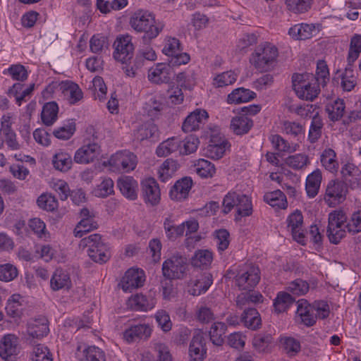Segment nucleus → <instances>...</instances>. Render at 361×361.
Wrapping results in <instances>:
<instances>
[{"label": "nucleus", "instance_id": "obj_39", "mask_svg": "<svg viewBox=\"0 0 361 361\" xmlns=\"http://www.w3.org/2000/svg\"><path fill=\"white\" fill-rule=\"evenodd\" d=\"M212 276L210 274H204L195 281L193 288L189 292L193 295H199L205 293L212 284Z\"/></svg>", "mask_w": 361, "mask_h": 361}, {"label": "nucleus", "instance_id": "obj_18", "mask_svg": "<svg viewBox=\"0 0 361 361\" xmlns=\"http://www.w3.org/2000/svg\"><path fill=\"white\" fill-rule=\"evenodd\" d=\"M310 78H311L312 80H314L313 75H310L307 73H294L292 76V83L293 88L299 98L307 101H312L315 98V94L307 93L306 96H305L303 90H302V87L305 88L307 87V85H306V82L310 80Z\"/></svg>", "mask_w": 361, "mask_h": 361}, {"label": "nucleus", "instance_id": "obj_9", "mask_svg": "<svg viewBox=\"0 0 361 361\" xmlns=\"http://www.w3.org/2000/svg\"><path fill=\"white\" fill-rule=\"evenodd\" d=\"M19 353L18 339L13 334H7L0 341V357L6 361H16Z\"/></svg>", "mask_w": 361, "mask_h": 361}, {"label": "nucleus", "instance_id": "obj_33", "mask_svg": "<svg viewBox=\"0 0 361 361\" xmlns=\"http://www.w3.org/2000/svg\"><path fill=\"white\" fill-rule=\"evenodd\" d=\"M180 140L172 137L162 142L157 148L156 154L158 157H166L173 152L179 151Z\"/></svg>", "mask_w": 361, "mask_h": 361}, {"label": "nucleus", "instance_id": "obj_25", "mask_svg": "<svg viewBox=\"0 0 361 361\" xmlns=\"http://www.w3.org/2000/svg\"><path fill=\"white\" fill-rule=\"evenodd\" d=\"M314 31V25L302 23L291 27L288 30V34L295 39L302 40L312 37Z\"/></svg>", "mask_w": 361, "mask_h": 361}, {"label": "nucleus", "instance_id": "obj_15", "mask_svg": "<svg viewBox=\"0 0 361 361\" xmlns=\"http://www.w3.org/2000/svg\"><path fill=\"white\" fill-rule=\"evenodd\" d=\"M49 331V322L44 317H40L27 323V332L32 338H42L47 336Z\"/></svg>", "mask_w": 361, "mask_h": 361}, {"label": "nucleus", "instance_id": "obj_27", "mask_svg": "<svg viewBox=\"0 0 361 361\" xmlns=\"http://www.w3.org/2000/svg\"><path fill=\"white\" fill-rule=\"evenodd\" d=\"M264 200L272 207L276 209H286L288 202L286 197L280 190L267 192L264 195Z\"/></svg>", "mask_w": 361, "mask_h": 361}, {"label": "nucleus", "instance_id": "obj_40", "mask_svg": "<svg viewBox=\"0 0 361 361\" xmlns=\"http://www.w3.org/2000/svg\"><path fill=\"white\" fill-rule=\"evenodd\" d=\"M196 173L202 178H212L216 173L214 165L205 159H199L195 164Z\"/></svg>", "mask_w": 361, "mask_h": 361}, {"label": "nucleus", "instance_id": "obj_21", "mask_svg": "<svg viewBox=\"0 0 361 361\" xmlns=\"http://www.w3.org/2000/svg\"><path fill=\"white\" fill-rule=\"evenodd\" d=\"M117 185L121 192L126 198L131 200H134L137 198V189L138 185L137 182L132 177L126 176L119 178L117 181Z\"/></svg>", "mask_w": 361, "mask_h": 361}, {"label": "nucleus", "instance_id": "obj_62", "mask_svg": "<svg viewBox=\"0 0 361 361\" xmlns=\"http://www.w3.org/2000/svg\"><path fill=\"white\" fill-rule=\"evenodd\" d=\"M317 78L314 77L313 81H318L324 86L329 80V72L328 66L324 61H319L317 66Z\"/></svg>", "mask_w": 361, "mask_h": 361}, {"label": "nucleus", "instance_id": "obj_50", "mask_svg": "<svg viewBox=\"0 0 361 361\" xmlns=\"http://www.w3.org/2000/svg\"><path fill=\"white\" fill-rule=\"evenodd\" d=\"M344 227L352 235L361 232V210L353 212Z\"/></svg>", "mask_w": 361, "mask_h": 361}, {"label": "nucleus", "instance_id": "obj_29", "mask_svg": "<svg viewBox=\"0 0 361 361\" xmlns=\"http://www.w3.org/2000/svg\"><path fill=\"white\" fill-rule=\"evenodd\" d=\"M255 97V92L250 90L249 89L239 87L235 89L228 95L227 102L229 104L247 102L253 99Z\"/></svg>", "mask_w": 361, "mask_h": 361}, {"label": "nucleus", "instance_id": "obj_38", "mask_svg": "<svg viewBox=\"0 0 361 361\" xmlns=\"http://www.w3.org/2000/svg\"><path fill=\"white\" fill-rule=\"evenodd\" d=\"M273 341L274 338L270 334H258L253 338L252 345L259 353H264Z\"/></svg>", "mask_w": 361, "mask_h": 361}, {"label": "nucleus", "instance_id": "obj_46", "mask_svg": "<svg viewBox=\"0 0 361 361\" xmlns=\"http://www.w3.org/2000/svg\"><path fill=\"white\" fill-rule=\"evenodd\" d=\"M294 300L290 294L284 292H280L274 300V307L278 312L285 311L293 302Z\"/></svg>", "mask_w": 361, "mask_h": 361}, {"label": "nucleus", "instance_id": "obj_4", "mask_svg": "<svg viewBox=\"0 0 361 361\" xmlns=\"http://www.w3.org/2000/svg\"><path fill=\"white\" fill-rule=\"evenodd\" d=\"M348 192V187L345 181L333 179L326 186L324 200L329 207H334L346 200Z\"/></svg>", "mask_w": 361, "mask_h": 361}, {"label": "nucleus", "instance_id": "obj_24", "mask_svg": "<svg viewBox=\"0 0 361 361\" xmlns=\"http://www.w3.org/2000/svg\"><path fill=\"white\" fill-rule=\"evenodd\" d=\"M322 179V172L319 169L314 171L307 176L305 183V190L309 197L313 198L318 194Z\"/></svg>", "mask_w": 361, "mask_h": 361}, {"label": "nucleus", "instance_id": "obj_7", "mask_svg": "<svg viewBox=\"0 0 361 361\" xmlns=\"http://www.w3.org/2000/svg\"><path fill=\"white\" fill-rule=\"evenodd\" d=\"M131 39V37L128 35L116 38L114 43L115 47L114 57L116 60L126 63L133 58L134 46Z\"/></svg>", "mask_w": 361, "mask_h": 361}, {"label": "nucleus", "instance_id": "obj_19", "mask_svg": "<svg viewBox=\"0 0 361 361\" xmlns=\"http://www.w3.org/2000/svg\"><path fill=\"white\" fill-rule=\"evenodd\" d=\"M192 185V180L190 177H184L176 181L171 188L169 195L172 200L180 201L185 200Z\"/></svg>", "mask_w": 361, "mask_h": 361}, {"label": "nucleus", "instance_id": "obj_11", "mask_svg": "<svg viewBox=\"0 0 361 361\" xmlns=\"http://www.w3.org/2000/svg\"><path fill=\"white\" fill-rule=\"evenodd\" d=\"M174 75V71L169 63H158L149 71L148 78L154 83H168Z\"/></svg>", "mask_w": 361, "mask_h": 361}, {"label": "nucleus", "instance_id": "obj_43", "mask_svg": "<svg viewBox=\"0 0 361 361\" xmlns=\"http://www.w3.org/2000/svg\"><path fill=\"white\" fill-rule=\"evenodd\" d=\"M212 260V254L209 250H198L192 258V264L194 267L204 269L209 265Z\"/></svg>", "mask_w": 361, "mask_h": 361}, {"label": "nucleus", "instance_id": "obj_51", "mask_svg": "<svg viewBox=\"0 0 361 361\" xmlns=\"http://www.w3.org/2000/svg\"><path fill=\"white\" fill-rule=\"evenodd\" d=\"M361 52V35H355L350 40L348 56L349 63H353Z\"/></svg>", "mask_w": 361, "mask_h": 361}, {"label": "nucleus", "instance_id": "obj_44", "mask_svg": "<svg viewBox=\"0 0 361 361\" xmlns=\"http://www.w3.org/2000/svg\"><path fill=\"white\" fill-rule=\"evenodd\" d=\"M236 209L238 216H248L251 215L252 213V205L249 197L243 194H239Z\"/></svg>", "mask_w": 361, "mask_h": 361}, {"label": "nucleus", "instance_id": "obj_48", "mask_svg": "<svg viewBox=\"0 0 361 361\" xmlns=\"http://www.w3.org/2000/svg\"><path fill=\"white\" fill-rule=\"evenodd\" d=\"M228 145L227 141H223L220 144L209 145L206 149V154L210 159L218 160L224 156Z\"/></svg>", "mask_w": 361, "mask_h": 361}, {"label": "nucleus", "instance_id": "obj_53", "mask_svg": "<svg viewBox=\"0 0 361 361\" xmlns=\"http://www.w3.org/2000/svg\"><path fill=\"white\" fill-rule=\"evenodd\" d=\"M87 361H105L106 356L103 350L96 346H89L82 351Z\"/></svg>", "mask_w": 361, "mask_h": 361}, {"label": "nucleus", "instance_id": "obj_45", "mask_svg": "<svg viewBox=\"0 0 361 361\" xmlns=\"http://www.w3.org/2000/svg\"><path fill=\"white\" fill-rule=\"evenodd\" d=\"M323 128V122L322 118L316 115L311 122L310 127L308 138L311 143L316 142L322 135V129Z\"/></svg>", "mask_w": 361, "mask_h": 361}, {"label": "nucleus", "instance_id": "obj_41", "mask_svg": "<svg viewBox=\"0 0 361 361\" xmlns=\"http://www.w3.org/2000/svg\"><path fill=\"white\" fill-rule=\"evenodd\" d=\"M178 166L177 161L172 159H167L164 161L159 171L161 180L163 182L168 180L177 171Z\"/></svg>", "mask_w": 361, "mask_h": 361}, {"label": "nucleus", "instance_id": "obj_36", "mask_svg": "<svg viewBox=\"0 0 361 361\" xmlns=\"http://www.w3.org/2000/svg\"><path fill=\"white\" fill-rule=\"evenodd\" d=\"M314 0H286L288 9L294 13L307 12L312 6Z\"/></svg>", "mask_w": 361, "mask_h": 361}, {"label": "nucleus", "instance_id": "obj_26", "mask_svg": "<svg viewBox=\"0 0 361 361\" xmlns=\"http://www.w3.org/2000/svg\"><path fill=\"white\" fill-rule=\"evenodd\" d=\"M241 322L250 329L256 330L261 326L262 320L259 312L255 308L248 307L244 310Z\"/></svg>", "mask_w": 361, "mask_h": 361}, {"label": "nucleus", "instance_id": "obj_59", "mask_svg": "<svg viewBox=\"0 0 361 361\" xmlns=\"http://www.w3.org/2000/svg\"><path fill=\"white\" fill-rule=\"evenodd\" d=\"M18 276V270L11 264L0 265V280L6 282L11 281Z\"/></svg>", "mask_w": 361, "mask_h": 361}, {"label": "nucleus", "instance_id": "obj_58", "mask_svg": "<svg viewBox=\"0 0 361 361\" xmlns=\"http://www.w3.org/2000/svg\"><path fill=\"white\" fill-rule=\"evenodd\" d=\"M327 228L334 229V227H343L346 222V216L343 211H334L329 214Z\"/></svg>", "mask_w": 361, "mask_h": 361}, {"label": "nucleus", "instance_id": "obj_42", "mask_svg": "<svg viewBox=\"0 0 361 361\" xmlns=\"http://www.w3.org/2000/svg\"><path fill=\"white\" fill-rule=\"evenodd\" d=\"M326 110L331 121H338L343 116L345 111L343 100L341 99H336L332 104L328 105Z\"/></svg>", "mask_w": 361, "mask_h": 361}, {"label": "nucleus", "instance_id": "obj_12", "mask_svg": "<svg viewBox=\"0 0 361 361\" xmlns=\"http://www.w3.org/2000/svg\"><path fill=\"white\" fill-rule=\"evenodd\" d=\"M145 281L144 273L137 269H130L122 278L121 285L125 292H131L133 289L142 286Z\"/></svg>", "mask_w": 361, "mask_h": 361}, {"label": "nucleus", "instance_id": "obj_60", "mask_svg": "<svg viewBox=\"0 0 361 361\" xmlns=\"http://www.w3.org/2000/svg\"><path fill=\"white\" fill-rule=\"evenodd\" d=\"M336 153L331 149H325L321 156V162L326 169L334 170L337 166L335 160Z\"/></svg>", "mask_w": 361, "mask_h": 361}, {"label": "nucleus", "instance_id": "obj_49", "mask_svg": "<svg viewBox=\"0 0 361 361\" xmlns=\"http://www.w3.org/2000/svg\"><path fill=\"white\" fill-rule=\"evenodd\" d=\"M37 205L47 211L52 212L58 207V202L51 194H42L37 200Z\"/></svg>", "mask_w": 361, "mask_h": 361}, {"label": "nucleus", "instance_id": "obj_30", "mask_svg": "<svg viewBox=\"0 0 361 361\" xmlns=\"http://www.w3.org/2000/svg\"><path fill=\"white\" fill-rule=\"evenodd\" d=\"M59 107L55 102L46 103L42 108L41 118L43 123L47 126L53 125L57 119Z\"/></svg>", "mask_w": 361, "mask_h": 361}, {"label": "nucleus", "instance_id": "obj_17", "mask_svg": "<svg viewBox=\"0 0 361 361\" xmlns=\"http://www.w3.org/2000/svg\"><path fill=\"white\" fill-rule=\"evenodd\" d=\"M208 114L205 110L197 109L192 112L185 119L182 129L185 133H190L199 129L200 125L208 118Z\"/></svg>", "mask_w": 361, "mask_h": 361}, {"label": "nucleus", "instance_id": "obj_56", "mask_svg": "<svg viewBox=\"0 0 361 361\" xmlns=\"http://www.w3.org/2000/svg\"><path fill=\"white\" fill-rule=\"evenodd\" d=\"M236 79V74L232 71H226L214 78V85L218 87H222L233 84Z\"/></svg>", "mask_w": 361, "mask_h": 361}, {"label": "nucleus", "instance_id": "obj_6", "mask_svg": "<svg viewBox=\"0 0 361 361\" xmlns=\"http://www.w3.org/2000/svg\"><path fill=\"white\" fill-rule=\"evenodd\" d=\"M188 269L185 257L174 255L165 260L162 265V273L167 279H183Z\"/></svg>", "mask_w": 361, "mask_h": 361}, {"label": "nucleus", "instance_id": "obj_52", "mask_svg": "<svg viewBox=\"0 0 361 361\" xmlns=\"http://www.w3.org/2000/svg\"><path fill=\"white\" fill-rule=\"evenodd\" d=\"M309 289V283L306 281L300 279H295L290 282L287 287V290L295 295H305L308 292Z\"/></svg>", "mask_w": 361, "mask_h": 361}, {"label": "nucleus", "instance_id": "obj_64", "mask_svg": "<svg viewBox=\"0 0 361 361\" xmlns=\"http://www.w3.org/2000/svg\"><path fill=\"white\" fill-rule=\"evenodd\" d=\"M229 233L226 229H219L215 231L216 242L218 250L224 251L229 245Z\"/></svg>", "mask_w": 361, "mask_h": 361}, {"label": "nucleus", "instance_id": "obj_22", "mask_svg": "<svg viewBox=\"0 0 361 361\" xmlns=\"http://www.w3.org/2000/svg\"><path fill=\"white\" fill-rule=\"evenodd\" d=\"M50 286L53 290L66 288L69 289L71 287V281L69 274L61 269H57L50 281Z\"/></svg>", "mask_w": 361, "mask_h": 361}, {"label": "nucleus", "instance_id": "obj_31", "mask_svg": "<svg viewBox=\"0 0 361 361\" xmlns=\"http://www.w3.org/2000/svg\"><path fill=\"white\" fill-rule=\"evenodd\" d=\"M164 228L166 235L169 240H175L177 238L183 236L185 232V224L176 226L173 221L168 217L164 222Z\"/></svg>", "mask_w": 361, "mask_h": 361}, {"label": "nucleus", "instance_id": "obj_61", "mask_svg": "<svg viewBox=\"0 0 361 361\" xmlns=\"http://www.w3.org/2000/svg\"><path fill=\"white\" fill-rule=\"evenodd\" d=\"M75 131V124L73 121H71L68 125L54 130L53 134L58 139L68 140L74 134Z\"/></svg>", "mask_w": 361, "mask_h": 361}, {"label": "nucleus", "instance_id": "obj_14", "mask_svg": "<svg viewBox=\"0 0 361 361\" xmlns=\"http://www.w3.org/2000/svg\"><path fill=\"white\" fill-rule=\"evenodd\" d=\"M152 334V329L148 324H140L126 329L123 332V338L128 343L139 340H147Z\"/></svg>", "mask_w": 361, "mask_h": 361}, {"label": "nucleus", "instance_id": "obj_5", "mask_svg": "<svg viewBox=\"0 0 361 361\" xmlns=\"http://www.w3.org/2000/svg\"><path fill=\"white\" fill-rule=\"evenodd\" d=\"M260 271L257 267L244 265L235 276V286L242 290L251 291L259 283Z\"/></svg>", "mask_w": 361, "mask_h": 361}, {"label": "nucleus", "instance_id": "obj_3", "mask_svg": "<svg viewBox=\"0 0 361 361\" xmlns=\"http://www.w3.org/2000/svg\"><path fill=\"white\" fill-rule=\"evenodd\" d=\"M278 49L273 44L265 42L259 44L250 58V62L257 70L267 71L278 57Z\"/></svg>", "mask_w": 361, "mask_h": 361}, {"label": "nucleus", "instance_id": "obj_63", "mask_svg": "<svg viewBox=\"0 0 361 361\" xmlns=\"http://www.w3.org/2000/svg\"><path fill=\"white\" fill-rule=\"evenodd\" d=\"M180 42L175 37H169L166 40L165 45L162 49V52L169 56L176 55L180 51Z\"/></svg>", "mask_w": 361, "mask_h": 361}, {"label": "nucleus", "instance_id": "obj_32", "mask_svg": "<svg viewBox=\"0 0 361 361\" xmlns=\"http://www.w3.org/2000/svg\"><path fill=\"white\" fill-rule=\"evenodd\" d=\"M227 329L226 325L223 322H216L212 324L209 331L210 341L217 346H221L224 342V335Z\"/></svg>", "mask_w": 361, "mask_h": 361}, {"label": "nucleus", "instance_id": "obj_10", "mask_svg": "<svg viewBox=\"0 0 361 361\" xmlns=\"http://www.w3.org/2000/svg\"><path fill=\"white\" fill-rule=\"evenodd\" d=\"M109 164L118 170L128 172L133 170L137 164L136 156L128 151L117 152L109 159Z\"/></svg>", "mask_w": 361, "mask_h": 361}, {"label": "nucleus", "instance_id": "obj_20", "mask_svg": "<svg viewBox=\"0 0 361 361\" xmlns=\"http://www.w3.org/2000/svg\"><path fill=\"white\" fill-rule=\"evenodd\" d=\"M253 126V121L245 115H238L231 121L230 128L234 134H247Z\"/></svg>", "mask_w": 361, "mask_h": 361}, {"label": "nucleus", "instance_id": "obj_47", "mask_svg": "<svg viewBox=\"0 0 361 361\" xmlns=\"http://www.w3.org/2000/svg\"><path fill=\"white\" fill-rule=\"evenodd\" d=\"M199 144L197 137L190 135L186 137L183 140L180 141L179 153L183 155H188L195 152Z\"/></svg>", "mask_w": 361, "mask_h": 361}, {"label": "nucleus", "instance_id": "obj_35", "mask_svg": "<svg viewBox=\"0 0 361 361\" xmlns=\"http://www.w3.org/2000/svg\"><path fill=\"white\" fill-rule=\"evenodd\" d=\"M53 164L56 169L61 171H67L71 168V156L68 153L59 152L54 155Z\"/></svg>", "mask_w": 361, "mask_h": 361}, {"label": "nucleus", "instance_id": "obj_16", "mask_svg": "<svg viewBox=\"0 0 361 361\" xmlns=\"http://www.w3.org/2000/svg\"><path fill=\"white\" fill-rule=\"evenodd\" d=\"M297 314L301 319V322L306 326H313L317 321V315L312 306L307 300L301 299L297 302Z\"/></svg>", "mask_w": 361, "mask_h": 361}, {"label": "nucleus", "instance_id": "obj_8", "mask_svg": "<svg viewBox=\"0 0 361 361\" xmlns=\"http://www.w3.org/2000/svg\"><path fill=\"white\" fill-rule=\"evenodd\" d=\"M206 339L201 330H197L189 346L190 361H203L207 355Z\"/></svg>", "mask_w": 361, "mask_h": 361}, {"label": "nucleus", "instance_id": "obj_34", "mask_svg": "<svg viewBox=\"0 0 361 361\" xmlns=\"http://www.w3.org/2000/svg\"><path fill=\"white\" fill-rule=\"evenodd\" d=\"M350 63H349V67H346L345 71L339 75L341 78V86L344 91L347 92L351 91L357 84V78L350 67Z\"/></svg>", "mask_w": 361, "mask_h": 361}, {"label": "nucleus", "instance_id": "obj_28", "mask_svg": "<svg viewBox=\"0 0 361 361\" xmlns=\"http://www.w3.org/2000/svg\"><path fill=\"white\" fill-rule=\"evenodd\" d=\"M135 137L142 141L149 138H157L159 135L157 126L152 121L142 124L135 133Z\"/></svg>", "mask_w": 361, "mask_h": 361}, {"label": "nucleus", "instance_id": "obj_37", "mask_svg": "<svg viewBox=\"0 0 361 361\" xmlns=\"http://www.w3.org/2000/svg\"><path fill=\"white\" fill-rule=\"evenodd\" d=\"M98 226L94 216L89 219H81L74 229V235L75 237L82 238L84 234L90 232L93 229H96Z\"/></svg>", "mask_w": 361, "mask_h": 361}, {"label": "nucleus", "instance_id": "obj_54", "mask_svg": "<svg viewBox=\"0 0 361 361\" xmlns=\"http://www.w3.org/2000/svg\"><path fill=\"white\" fill-rule=\"evenodd\" d=\"M285 163L295 170L302 169L308 163V157L305 154H297L289 156L285 160Z\"/></svg>", "mask_w": 361, "mask_h": 361}, {"label": "nucleus", "instance_id": "obj_55", "mask_svg": "<svg viewBox=\"0 0 361 361\" xmlns=\"http://www.w3.org/2000/svg\"><path fill=\"white\" fill-rule=\"evenodd\" d=\"M95 195L99 197H106L114 193V182L109 178H104L94 190Z\"/></svg>", "mask_w": 361, "mask_h": 361}, {"label": "nucleus", "instance_id": "obj_13", "mask_svg": "<svg viewBox=\"0 0 361 361\" xmlns=\"http://www.w3.org/2000/svg\"><path fill=\"white\" fill-rule=\"evenodd\" d=\"M141 186L145 201L152 206L157 205L160 200V189L155 179H145L142 181Z\"/></svg>", "mask_w": 361, "mask_h": 361}, {"label": "nucleus", "instance_id": "obj_2", "mask_svg": "<svg viewBox=\"0 0 361 361\" xmlns=\"http://www.w3.org/2000/svg\"><path fill=\"white\" fill-rule=\"evenodd\" d=\"M80 246L88 247L87 254L95 262L106 263L111 257L109 247L102 240L99 234H91L80 240Z\"/></svg>", "mask_w": 361, "mask_h": 361}, {"label": "nucleus", "instance_id": "obj_23", "mask_svg": "<svg viewBox=\"0 0 361 361\" xmlns=\"http://www.w3.org/2000/svg\"><path fill=\"white\" fill-rule=\"evenodd\" d=\"M128 306L135 311H147L154 306V302L152 298H147L142 294H136L128 300Z\"/></svg>", "mask_w": 361, "mask_h": 361}, {"label": "nucleus", "instance_id": "obj_1", "mask_svg": "<svg viewBox=\"0 0 361 361\" xmlns=\"http://www.w3.org/2000/svg\"><path fill=\"white\" fill-rule=\"evenodd\" d=\"M130 25L135 31L145 33L142 39L145 43L156 38L164 27L161 22L156 20L153 13L145 10L135 12L130 17Z\"/></svg>", "mask_w": 361, "mask_h": 361}, {"label": "nucleus", "instance_id": "obj_57", "mask_svg": "<svg viewBox=\"0 0 361 361\" xmlns=\"http://www.w3.org/2000/svg\"><path fill=\"white\" fill-rule=\"evenodd\" d=\"M158 326L164 332H168L171 329L172 322L169 313L164 310H159L154 315Z\"/></svg>", "mask_w": 361, "mask_h": 361}]
</instances>
